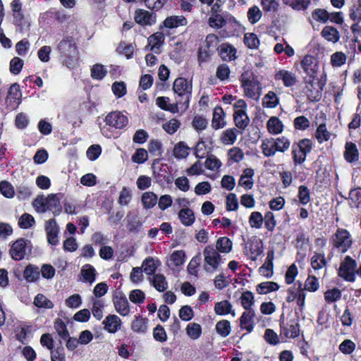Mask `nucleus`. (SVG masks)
<instances>
[{"mask_svg": "<svg viewBox=\"0 0 361 361\" xmlns=\"http://www.w3.org/2000/svg\"><path fill=\"white\" fill-rule=\"evenodd\" d=\"M34 305L38 307L51 309L54 307L53 302L42 294H37L34 300Z\"/></svg>", "mask_w": 361, "mask_h": 361, "instance_id": "59", "label": "nucleus"}, {"mask_svg": "<svg viewBox=\"0 0 361 361\" xmlns=\"http://www.w3.org/2000/svg\"><path fill=\"white\" fill-rule=\"evenodd\" d=\"M262 15V11L257 6L250 7L247 13V19L251 24L257 23L260 20Z\"/></svg>", "mask_w": 361, "mask_h": 361, "instance_id": "60", "label": "nucleus"}, {"mask_svg": "<svg viewBox=\"0 0 361 361\" xmlns=\"http://www.w3.org/2000/svg\"><path fill=\"white\" fill-rule=\"evenodd\" d=\"M45 231L48 243L52 245H56L59 242V226L54 219H51L46 222Z\"/></svg>", "mask_w": 361, "mask_h": 361, "instance_id": "17", "label": "nucleus"}, {"mask_svg": "<svg viewBox=\"0 0 361 361\" xmlns=\"http://www.w3.org/2000/svg\"><path fill=\"white\" fill-rule=\"evenodd\" d=\"M345 161L348 163H354L359 159V152L355 143L347 142L345 145L343 154Z\"/></svg>", "mask_w": 361, "mask_h": 361, "instance_id": "24", "label": "nucleus"}, {"mask_svg": "<svg viewBox=\"0 0 361 361\" xmlns=\"http://www.w3.org/2000/svg\"><path fill=\"white\" fill-rule=\"evenodd\" d=\"M313 147L312 141L310 139L304 138L292 145L291 154L295 166L303 164L307 154L310 153Z\"/></svg>", "mask_w": 361, "mask_h": 361, "instance_id": "3", "label": "nucleus"}, {"mask_svg": "<svg viewBox=\"0 0 361 361\" xmlns=\"http://www.w3.org/2000/svg\"><path fill=\"white\" fill-rule=\"evenodd\" d=\"M268 131L271 134H279L283 131V125L279 118L272 116L267 123Z\"/></svg>", "mask_w": 361, "mask_h": 361, "instance_id": "38", "label": "nucleus"}, {"mask_svg": "<svg viewBox=\"0 0 361 361\" xmlns=\"http://www.w3.org/2000/svg\"><path fill=\"white\" fill-rule=\"evenodd\" d=\"M300 329L298 319L281 320L280 322V336L284 338H295L300 335Z\"/></svg>", "mask_w": 361, "mask_h": 361, "instance_id": "9", "label": "nucleus"}, {"mask_svg": "<svg viewBox=\"0 0 361 361\" xmlns=\"http://www.w3.org/2000/svg\"><path fill=\"white\" fill-rule=\"evenodd\" d=\"M350 207L361 209V188L350 190L349 192Z\"/></svg>", "mask_w": 361, "mask_h": 361, "instance_id": "44", "label": "nucleus"}, {"mask_svg": "<svg viewBox=\"0 0 361 361\" xmlns=\"http://www.w3.org/2000/svg\"><path fill=\"white\" fill-rule=\"evenodd\" d=\"M227 15L212 13L208 20L209 25L216 29L224 27Z\"/></svg>", "mask_w": 361, "mask_h": 361, "instance_id": "35", "label": "nucleus"}, {"mask_svg": "<svg viewBox=\"0 0 361 361\" xmlns=\"http://www.w3.org/2000/svg\"><path fill=\"white\" fill-rule=\"evenodd\" d=\"M127 228L131 233H138L142 226V222L135 212H129L126 216Z\"/></svg>", "mask_w": 361, "mask_h": 361, "instance_id": "19", "label": "nucleus"}, {"mask_svg": "<svg viewBox=\"0 0 361 361\" xmlns=\"http://www.w3.org/2000/svg\"><path fill=\"white\" fill-rule=\"evenodd\" d=\"M224 27L225 34L223 35V37H224L233 36L241 30L240 24L233 16L229 14L227 15V19Z\"/></svg>", "mask_w": 361, "mask_h": 361, "instance_id": "21", "label": "nucleus"}, {"mask_svg": "<svg viewBox=\"0 0 361 361\" xmlns=\"http://www.w3.org/2000/svg\"><path fill=\"white\" fill-rule=\"evenodd\" d=\"M173 90L177 94V104L181 106V108L188 109L192 96V82L183 78H178L173 82Z\"/></svg>", "mask_w": 361, "mask_h": 361, "instance_id": "1", "label": "nucleus"}, {"mask_svg": "<svg viewBox=\"0 0 361 361\" xmlns=\"http://www.w3.org/2000/svg\"><path fill=\"white\" fill-rule=\"evenodd\" d=\"M232 242L227 237L219 238L216 243V250L219 252L228 253L232 249Z\"/></svg>", "mask_w": 361, "mask_h": 361, "instance_id": "45", "label": "nucleus"}, {"mask_svg": "<svg viewBox=\"0 0 361 361\" xmlns=\"http://www.w3.org/2000/svg\"><path fill=\"white\" fill-rule=\"evenodd\" d=\"M190 150V148L184 142H180L175 145L173 154L178 159H184L188 156Z\"/></svg>", "mask_w": 361, "mask_h": 361, "instance_id": "51", "label": "nucleus"}, {"mask_svg": "<svg viewBox=\"0 0 361 361\" xmlns=\"http://www.w3.org/2000/svg\"><path fill=\"white\" fill-rule=\"evenodd\" d=\"M352 243L350 234L346 229L339 228L332 235L333 247L338 249L341 253L347 252Z\"/></svg>", "mask_w": 361, "mask_h": 361, "instance_id": "7", "label": "nucleus"}, {"mask_svg": "<svg viewBox=\"0 0 361 361\" xmlns=\"http://www.w3.org/2000/svg\"><path fill=\"white\" fill-rule=\"evenodd\" d=\"M154 174L157 179V181H166L169 183L171 178L169 172V166L167 164H161L159 168H157L154 165L153 166Z\"/></svg>", "mask_w": 361, "mask_h": 361, "instance_id": "32", "label": "nucleus"}, {"mask_svg": "<svg viewBox=\"0 0 361 361\" xmlns=\"http://www.w3.org/2000/svg\"><path fill=\"white\" fill-rule=\"evenodd\" d=\"M264 218L259 212H253L249 217V224L252 228H260L262 226Z\"/></svg>", "mask_w": 361, "mask_h": 361, "instance_id": "62", "label": "nucleus"}, {"mask_svg": "<svg viewBox=\"0 0 361 361\" xmlns=\"http://www.w3.org/2000/svg\"><path fill=\"white\" fill-rule=\"evenodd\" d=\"M321 35L325 39L334 43L338 42L340 39L338 31L333 26H325Z\"/></svg>", "mask_w": 361, "mask_h": 361, "instance_id": "33", "label": "nucleus"}, {"mask_svg": "<svg viewBox=\"0 0 361 361\" xmlns=\"http://www.w3.org/2000/svg\"><path fill=\"white\" fill-rule=\"evenodd\" d=\"M203 255L204 267L207 272H214L224 261L214 245L206 246L203 250Z\"/></svg>", "mask_w": 361, "mask_h": 361, "instance_id": "5", "label": "nucleus"}, {"mask_svg": "<svg viewBox=\"0 0 361 361\" xmlns=\"http://www.w3.org/2000/svg\"><path fill=\"white\" fill-rule=\"evenodd\" d=\"M214 312L217 315H226L231 313L235 316V312H232V305L228 300H222L215 304Z\"/></svg>", "mask_w": 361, "mask_h": 361, "instance_id": "34", "label": "nucleus"}, {"mask_svg": "<svg viewBox=\"0 0 361 361\" xmlns=\"http://www.w3.org/2000/svg\"><path fill=\"white\" fill-rule=\"evenodd\" d=\"M149 280L150 283L159 292H164L168 288V282L163 274H154L153 277L150 278Z\"/></svg>", "mask_w": 361, "mask_h": 361, "instance_id": "29", "label": "nucleus"}, {"mask_svg": "<svg viewBox=\"0 0 361 361\" xmlns=\"http://www.w3.org/2000/svg\"><path fill=\"white\" fill-rule=\"evenodd\" d=\"M305 86L303 92L308 100L312 102H319L322 98L323 88L326 82L318 79L315 81V77H312L305 79Z\"/></svg>", "mask_w": 361, "mask_h": 361, "instance_id": "4", "label": "nucleus"}, {"mask_svg": "<svg viewBox=\"0 0 361 361\" xmlns=\"http://www.w3.org/2000/svg\"><path fill=\"white\" fill-rule=\"evenodd\" d=\"M129 299L132 302L140 305L145 302V294L140 289H135L130 292Z\"/></svg>", "mask_w": 361, "mask_h": 361, "instance_id": "63", "label": "nucleus"}, {"mask_svg": "<svg viewBox=\"0 0 361 361\" xmlns=\"http://www.w3.org/2000/svg\"><path fill=\"white\" fill-rule=\"evenodd\" d=\"M41 212L51 211L54 215H58L61 211L60 201L56 195H49L45 200H41Z\"/></svg>", "mask_w": 361, "mask_h": 361, "instance_id": "12", "label": "nucleus"}, {"mask_svg": "<svg viewBox=\"0 0 361 361\" xmlns=\"http://www.w3.org/2000/svg\"><path fill=\"white\" fill-rule=\"evenodd\" d=\"M224 111L221 107H216L213 113L212 127L214 129H219L225 126L224 121Z\"/></svg>", "mask_w": 361, "mask_h": 361, "instance_id": "43", "label": "nucleus"}, {"mask_svg": "<svg viewBox=\"0 0 361 361\" xmlns=\"http://www.w3.org/2000/svg\"><path fill=\"white\" fill-rule=\"evenodd\" d=\"M279 289V286L274 281L262 282L257 286V291L259 294L264 295L269 293L276 291Z\"/></svg>", "mask_w": 361, "mask_h": 361, "instance_id": "39", "label": "nucleus"}, {"mask_svg": "<svg viewBox=\"0 0 361 361\" xmlns=\"http://www.w3.org/2000/svg\"><path fill=\"white\" fill-rule=\"evenodd\" d=\"M357 262L350 256H345L341 263L338 270V275L343 280L348 282H354L356 279Z\"/></svg>", "mask_w": 361, "mask_h": 361, "instance_id": "6", "label": "nucleus"}, {"mask_svg": "<svg viewBox=\"0 0 361 361\" xmlns=\"http://www.w3.org/2000/svg\"><path fill=\"white\" fill-rule=\"evenodd\" d=\"M241 304L245 311L254 310L252 306L254 303V295L250 291L244 292L240 297Z\"/></svg>", "mask_w": 361, "mask_h": 361, "instance_id": "56", "label": "nucleus"}, {"mask_svg": "<svg viewBox=\"0 0 361 361\" xmlns=\"http://www.w3.org/2000/svg\"><path fill=\"white\" fill-rule=\"evenodd\" d=\"M187 335L192 339L199 338L202 334V327L197 323H190L186 327Z\"/></svg>", "mask_w": 361, "mask_h": 361, "instance_id": "52", "label": "nucleus"}, {"mask_svg": "<svg viewBox=\"0 0 361 361\" xmlns=\"http://www.w3.org/2000/svg\"><path fill=\"white\" fill-rule=\"evenodd\" d=\"M327 264L324 252H315L311 258V266L314 270H319Z\"/></svg>", "mask_w": 361, "mask_h": 361, "instance_id": "40", "label": "nucleus"}, {"mask_svg": "<svg viewBox=\"0 0 361 361\" xmlns=\"http://www.w3.org/2000/svg\"><path fill=\"white\" fill-rule=\"evenodd\" d=\"M215 329L219 335L223 338H225L228 336L231 333V323L226 319H222L216 323Z\"/></svg>", "mask_w": 361, "mask_h": 361, "instance_id": "47", "label": "nucleus"}, {"mask_svg": "<svg viewBox=\"0 0 361 361\" xmlns=\"http://www.w3.org/2000/svg\"><path fill=\"white\" fill-rule=\"evenodd\" d=\"M148 322L147 318L143 317L141 315L135 316L131 324L132 331L140 334H146L148 330Z\"/></svg>", "mask_w": 361, "mask_h": 361, "instance_id": "23", "label": "nucleus"}, {"mask_svg": "<svg viewBox=\"0 0 361 361\" xmlns=\"http://www.w3.org/2000/svg\"><path fill=\"white\" fill-rule=\"evenodd\" d=\"M238 133V130L235 128L226 130L222 134V142L226 145H233L236 140Z\"/></svg>", "mask_w": 361, "mask_h": 361, "instance_id": "53", "label": "nucleus"}, {"mask_svg": "<svg viewBox=\"0 0 361 361\" xmlns=\"http://www.w3.org/2000/svg\"><path fill=\"white\" fill-rule=\"evenodd\" d=\"M298 197L301 204L306 205L309 203L311 200L309 188L304 185H300L298 188Z\"/></svg>", "mask_w": 361, "mask_h": 361, "instance_id": "54", "label": "nucleus"}, {"mask_svg": "<svg viewBox=\"0 0 361 361\" xmlns=\"http://www.w3.org/2000/svg\"><path fill=\"white\" fill-rule=\"evenodd\" d=\"M135 22L141 25H152L155 23L157 16L155 13L144 9L135 11L134 16Z\"/></svg>", "mask_w": 361, "mask_h": 361, "instance_id": "14", "label": "nucleus"}, {"mask_svg": "<svg viewBox=\"0 0 361 361\" xmlns=\"http://www.w3.org/2000/svg\"><path fill=\"white\" fill-rule=\"evenodd\" d=\"M111 90L114 95L117 98H121L126 95L127 92L126 83L123 81H116L112 84Z\"/></svg>", "mask_w": 361, "mask_h": 361, "instance_id": "61", "label": "nucleus"}, {"mask_svg": "<svg viewBox=\"0 0 361 361\" xmlns=\"http://www.w3.org/2000/svg\"><path fill=\"white\" fill-rule=\"evenodd\" d=\"M22 92L20 85L15 82L12 84L8 90L6 99V103L13 109L16 108L21 103Z\"/></svg>", "mask_w": 361, "mask_h": 361, "instance_id": "15", "label": "nucleus"}, {"mask_svg": "<svg viewBox=\"0 0 361 361\" xmlns=\"http://www.w3.org/2000/svg\"><path fill=\"white\" fill-rule=\"evenodd\" d=\"M275 80H281L285 87H293L296 84L297 78L295 75L286 70H281L275 74Z\"/></svg>", "mask_w": 361, "mask_h": 361, "instance_id": "22", "label": "nucleus"}, {"mask_svg": "<svg viewBox=\"0 0 361 361\" xmlns=\"http://www.w3.org/2000/svg\"><path fill=\"white\" fill-rule=\"evenodd\" d=\"M187 23L186 18L183 16H171L167 17L163 22V24L164 27L173 29L179 26L185 25Z\"/></svg>", "mask_w": 361, "mask_h": 361, "instance_id": "28", "label": "nucleus"}, {"mask_svg": "<svg viewBox=\"0 0 361 361\" xmlns=\"http://www.w3.org/2000/svg\"><path fill=\"white\" fill-rule=\"evenodd\" d=\"M180 223L185 226H190L195 221V216L192 209L190 208L180 209L178 213Z\"/></svg>", "mask_w": 361, "mask_h": 361, "instance_id": "26", "label": "nucleus"}, {"mask_svg": "<svg viewBox=\"0 0 361 361\" xmlns=\"http://www.w3.org/2000/svg\"><path fill=\"white\" fill-rule=\"evenodd\" d=\"M32 245L30 240L24 238H19L11 245L10 255L13 259L16 261L21 260L25 258L27 253L31 252Z\"/></svg>", "mask_w": 361, "mask_h": 361, "instance_id": "8", "label": "nucleus"}, {"mask_svg": "<svg viewBox=\"0 0 361 361\" xmlns=\"http://www.w3.org/2000/svg\"><path fill=\"white\" fill-rule=\"evenodd\" d=\"M185 261V253L183 250H176L170 256V262L175 266L179 267Z\"/></svg>", "mask_w": 361, "mask_h": 361, "instance_id": "58", "label": "nucleus"}, {"mask_svg": "<svg viewBox=\"0 0 361 361\" xmlns=\"http://www.w3.org/2000/svg\"><path fill=\"white\" fill-rule=\"evenodd\" d=\"M261 148L263 154L267 157H273L277 152L273 137L263 140Z\"/></svg>", "mask_w": 361, "mask_h": 361, "instance_id": "41", "label": "nucleus"}, {"mask_svg": "<svg viewBox=\"0 0 361 361\" xmlns=\"http://www.w3.org/2000/svg\"><path fill=\"white\" fill-rule=\"evenodd\" d=\"M58 49L61 54L64 64L68 68H71L75 66L78 60V51L73 39L61 40L58 44Z\"/></svg>", "mask_w": 361, "mask_h": 361, "instance_id": "2", "label": "nucleus"}, {"mask_svg": "<svg viewBox=\"0 0 361 361\" xmlns=\"http://www.w3.org/2000/svg\"><path fill=\"white\" fill-rule=\"evenodd\" d=\"M113 302L116 311L121 316H128L130 312V304L126 295L119 293L114 295Z\"/></svg>", "mask_w": 361, "mask_h": 361, "instance_id": "13", "label": "nucleus"}, {"mask_svg": "<svg viewBox=\"0 0 361 361\" xmlns=\"http://www.w3.org/2000/svg\"><path fill=\"white\" fill-rule=\"evenodd\" d=\"M233 120L235 126L240 130H244L250 121L246 112H234Z\"/></svg>", "mask_w": 361, "mask_h": 361, "instance_id": "30", "label": "nucleus"}, {"mask_svg": "<svg viewBox=\"0 0 361 361\" xmlns=\"http://www.w3.org/2000/svg\"><path fill=\"white\" fill-rule=\"evenodd\" d=\"M301 66L309 78L316 77L318 65L312 56L306 55L301 61Z\"/></svg>", "mask_w": 361, "mask_h": 361, "instance_id": "18", "label": "nucleus"}, {"mask_svg": "<svg viewBox=\"0 0 361 361\" xmlns=\"http://www.w3.org/2000/svg\"><path fill=\"white\" fill-rule=\"evenodd\" d=\"M284 3L293 9L298 11H304L307 8L310 4V0H283Z\"/></svg>", "mask_w": 361, "mask_h": 361, "instance_id": "57", "label": "nucleus"}, {"mask_svg": "<svg viewBox=\"0 0 361 361\" xmlns=\"http://www.w3.org/2000/svg\"><path fill=\"white\" fill-rule=\"evenodd\" d=\"M39 269L37 267L29 264L25 269L23 276L28 282H33L39 278Z\"/></svg>", "mask_w": 361, "mask_h": 361, "instance_id": "42", "label": "nucleus"}, {"mask_svg": "<svg viewBox=\"0 0 361 361\" xmlns=\"http://www.w3.org/2000/svg\"><path fill=\"white\" fill-rule=\"evenodd\" d=\"M274 140L277 152H284L288 150L290 146V141L285 136L274 138Z\"/></svg>", "mask_w": 361, "mask_h": 361, "instance_id": "55", "label": "nucleus"}, {"mask_svg": "<svg viewBox=\"0 0 361 361\" xmlns=\"http://www.w3.org/2000/svg\"><path fill=\"white\" fill-rule=\"evenodd\" d=\"M255 172L251 168H247L243 170V174L240 176L238 185L243 187L246 190H250L254 185L253 176Z\"/></svg>", "mask_w": 361, "mask_h": 361, "instance_id": "25", "label": "nucleus"}, {"mask_svg": "<svg viewBox=\"0 0 361 361\" xmlns=\"http://www.w3.org/2000/svg\"><path fill=\"white\" fill-rule=\"evenodd\" d=\"M159 260L155 261L152 257L146 258L143 263V271L147 275H154L159 264Z\"/></svg>", "mask_w": 361, "mask_h": 361, "instance_id": "48", "label": "nucleus"}, {"mask_svg": "<svg viewBox=\"0 0 361 361\" xmlns=\"http://www.w3.org/2000/svg\"><path fill=\"white\" fill-rule=\"evenodd\" d=\"M106 126L121 130L123 129L128 123V117L121 111H111L109 113L104 119Z\"/></svg>", "mask_w": 361, "mask_h": 361, "instance_id": "10", "label": "nucleus"}, {"mask_svg": "<svg viewBox=\"0 0 361 361\" xmlns=\"http://www.w3.org/2000/svg\"><path fill=\"white\" fill-rule=\"evenodd\" d=\"M242 86L247 97L257 99L259 97L262 90L261 84L253 77L248 78L246 80H243Z\"/></svg>", "mask_w": 361, "mask_h": 361, "instance_id": "11", "label": "nucleus"}, {"mask_svg": "<svg viewBox=\"0 0 361 361\" xmlns=\"http://www.w3.org/2000/svg\"><path fill=\"white\" fill-rule=\"evenodd\" d=\"M219 55L222 60L231 61L236 59V49L231 44L224 43L220 46Z\"/></svg>", "mask_w": 361, "mask_h": 361, "instance_id": "27", "label": "nucleus"}, {"mask_svg": "<svg viewBox=\"0 0 361 361\" xmlns=\"http://www.w3.org/2000/svg\"><path fill=\"white\" fill-rule=\"evenodd\" d=\"M312 18L322 23H326L328 21V18L329 17V13L322 8H316L312 13Z\"/></svg>", "mask_w": 361, "mask_h": 361, "instance_id": "64", "label": "nucleus"}, {"mask_svg": "<svg viewBox=\"0 0 361 361\" xmlns=\"http://www.w3.org/2000/svg\"><path fill=\"white\" fill-rule=\"evenodd\" d=\"M157 196L152 192H145L142 196V203L144 208L151 209L157 203Z\"/></svg>", "mask_w": 361, "mask_h": 361, "instance_id": "50", "label": "nucleus"}, {"mask_svg": "<svg viewBox=\"0 0 361 361\" xmlns=\"http://www.w3.org/2000/svg\"><path fill=\"white\" fill-rule=\"evenodd\" d=\"M13 23L18 27L20 32L27 30L30 28V22L25 19L23 11L13 13Z\"/></svg>", "mask_w": 361, "mask_h": 361, "instance_id": "31", "label": "nucleus"}, {"mask_svg": "<svg viewBox=\"0 0 361 361\" xmlns=\"http://www.w3.org/2000/svg\"><path fill=\"white\" fill-rule=\"evenodd\" d=\"M255 311H245L240 318V326L242 329H245L247 333L252 331L254 329Z\"/></svg>", "mask_w": 361, "mask_h": 361, "instance_id": "20", "label": "nucleus"}, {"mask_svg": "<svg viewBox=\"0 0 361 361\" xmlns=\"http://www.w3.org/2000/svg\"><path fill=\"white\" fill-rule=\"evenodd\" d=\"M279 103V98L274 92L269 91L262 99V105L266 108H275Z\"/></svg>", "mask_w": 361, "mask_h": 361, "instance_id": "46", "label": "nucleus"}, {"mask_svg": "<svg viewBox=\"0 0 361 361\" xmlns=\"http://www.w3.org/2000/svg\"><path fill=\"white\" fill-rule=\"evenodd\" d=\"M169 98L166 97H159L156 99L157 105L161 109L169 111L171 113H176L178 111V106L179 105L177 102L175 104H169Z\"/></svg>", "mask_w": 361, "mask_h": 361, "instance_id": "37", "label": "nucleus"}, {"mask_svg": "<svg viewBox=\"0 0 361 361\" xmlns=\"http://www.w3.org/2000/svg\"><path fill=\"white\" fill-rule=\"evenodd\" d=\"M104 329L110 334H115L119 331L122 326L121 318L116 314H109L102 322Z\"/></svg>", "mask_w": 361, "mask_h": 361, "instance_id": "16", "label": "nucleus"}, {"mask_svg": "<svg viewBox=\"0 0 361 361\" xmlns=\"http://www.w3.org/2000/svg\"><path fill=\"white\" fill-rule=\"evenodd\" d=\"M107 73V68L101 63H96L92 66V79L102 80Z\"/></svg>", "mask_w": 361, "mask_h": 361, "instance_id": "49", "label": "nucleus"}, {"mask_svg": "<svg viewBox=\"0 0 361 361\" xmlns=\"http://www.w3.org/2000/svg\"><path fill=\"white\" fill-rule=\"evenodd\" d=\"M249 250L250 252V258L252 260H257L263 252V244L262 240L255 239L249 243Z\"/></svg>", "mask_w": 361, "mask_h": 361, "instance_id": "36", "label": "nucleus"}]
</instances>
